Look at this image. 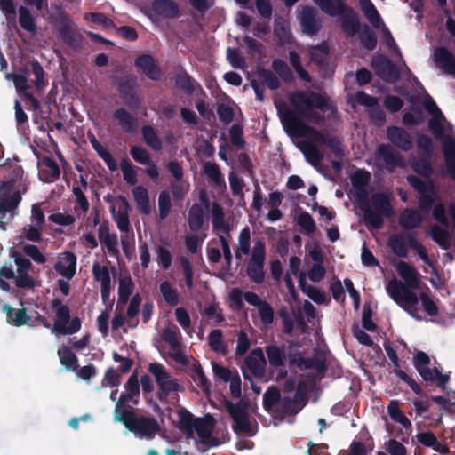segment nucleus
Listing matches in <instances>:
<instances>
[{"mask_svg":"<svg viewBox=\"0 0 455 455\" xmlns=\"http://www.w3.org/2000/svg\"><path fill=\"white\" fill-rule=\"evenodd\" d=\"M290 102L296 108V111L286 109L280 114V118L286 132L297 137L309 134L315 142L327 146L336 156L341 157L344 155V148L341 141L337 137L323 134L313 127L305 124L301 120L305 116L303 105L308 110L315 108L325 112L329 109V99L319 92L297 91L291 94Z\"/></svg>","mask_w":455,"mask_h":455,"instance_id":"obj_1","label":"nucleus"},{"mask_svg":"<svg viewBox=\"0 0 455 455\" xmlns=\"http://www.w3.org/2000/svg\"><path fill=\"white\" fill-rule=\"evenodd\" d=\"M322 12L330 17H340V28L347 36L358 34L362 46L373 51L378 44L375 32L364 24L361 30L360 17L356 11L347 4L345 0H312Z\"/></svg>","mask_w":455,"mask_h":455,"instance_id":"obj_2","label":"nucleus"},{"mask_svg":"<svg viewBox=\"0 0 455 455\" xmlns=\"http://www.w3.org/2000/svg\"><path fill=\"white\" fill-rule=\"evenodd\" d=\"M397 272L404 280L405 283L393 279L387 285V292L389 297L411 317L420 321L422 318L419 314V298L417 294L411 290L419 287V274L411 265L405 261H400L397 264Z\"/></svg>","mask_w":455,"mask_h":455,"instance_id":"obj_3","label":"nucleus"},{"mask_svg":"<svg viewBox=\"0 0 455 455\" xmlns=\"http://www.w3.org/2000/svg\"><path fill=\"white\" fill-rule=\"evenodd\" d=\"M408 184L418 193L419 207L421 212L428 213L432 211L435 220L444 228L450 227V221L446 216V209L442 202L436 203L438 199L437 188L434 180L424 181L419 176L408 175Z\"/></svg>","mask_w":455,"mask_h":455,"instance_id":"obj_4","label":"nucleus"},{"mask_svg":"<svg viewBox=\"0 0 455 455\" xmlns=\"http://www.w3.org/2000/svg\"><path fill=\"white\" fill-rule=\"evenodd\" d=\"M363 215V221L374 229H379L384 225V217L392 218L395 215L390 197L384 192L374 193L370 200L369 196L357 203Z\"/></svg>","mask_w":455,"mask_h":455,"instance_id":"obj_5","label":"nucleus"},{"mask_svg":"<svg viewBox=\"0 0 455 455\" xmlns=\"http://www.w3.org/2000/svg\"><path fill=\"white\" fill-rule=\"evenodd\" d=\"M114 418L140 439L153 440L161 431L160 424L153 416L140 415L133 409L123 410Z\"/></svg>","mask_w":455,"mask_h":455,"instance_id":"obj_6","label":"nucleus"},{"mask_svg":"<svg viewBox=\"0 0 455 455\" xmlns=\"http://www.w3.org/2000/svg\"><path fill=\"white\" fill-rule=\"evenodd\" d=\"M445 120L440 116H432L428 121V128L436 139L443 140V154L448 174L455 180V138L446 136L442 122Z\"/></svg>","mask_w":455,"mask_h":455,"instance_id":"obj_7","label":"nucleus"},{"mask_svg":"<svg viewBox=\"0 0 455 455\" xmlns=\"http://www.w3.org/2000/svg\"><path fill=\"white\" fill-rule=\"evenodd\" d=\"M224 405L234 422L232 426L233 431L236 434H245L248 436H253L255 431L252 428L246 405L242 402L233 403L228 399L225 400Z\"/></svg>","mask_w":455,"mask_h":455,"instance_id":"obj_8","label":"nucleus"},{"mask_svg":"<svg viewBox=\"0 0 455 455\" xmlns=\"http://www.w3.org/2000/svg\"><path fill=\"white\" fill-rule=\"evenodd\" d=\"M72 19L69 15L61 14L57 21V30L62 42L73 51L82 47L83 36L72 27Z\"/></svg>","mask_w":455,"mask_h":455,"instance_id":"obj_9","label":"nucleus"},{"mask_svg":"<svg viewBox=\"0 0 455 455\" xmlns=\"http://www.w3.org/2000/svg\"><path fill=\"white\" fill-rule=\"evenodd\" d=\"M56 319L53 323L52 332L58 335L75 334L81 329V319L76 316L70 320L68 307H60L55 311Z\"/></svg>","mask_w":455,"mask_h":455,"instance_id":"obj_10","label":"nucleus"},{"mask_svg":"<svg viewBox=\"0 0 455 455\" xmlns=\"http://www.w3.org/2000/svg\"><path fill=\"white\" fill-rule=\"evenodd\" d=\"M301 31L310 36H315L323 28V20L315 8L305 5L302 6L299 14Z\"/></svg>","mask_w":455,"mask_h":455,"instance_id":"obj_11","label":"nucleus"},{"mask_svg":"<svg viewBox=\"0 0 455 455\" xmlns=\"http://www.w3.org/2000/svg\"><path fill=\"white\" fill-rule=\"evenodd\" d=\"M371 67L376 75L387 83H395L400 79L399 68L385 55H378L371 60Z\"/></svg>","mask_w":455,"mask_h":455,"instance_id":"obj_12","label":"nucleus"},{"mask_svg":"<svg viewBox=\"0 0 455 455\" xmlns=\"http://www.w3.org/2000/svg\"><path fill=\"white\" fill-rule=\"evenodd\" d=\"M125 393H123L116 403L114 415L121 413L123 410H132V407L125 408V404L131 401L134 406L139 404L140 382L136 373L132 374L124 384Z\"/></svg>","mask_w":455,"mask_h":455,"instance_id":"obj_13","label":"nucleus"},{"mask_svg":"<svg viewBox=\"0 0 455 455\" xmlns=\"http://www.w3.org/2000/svg\"><path fill=\"white\" fill-rule=\"evenodd\" d=\"M117 91L125 106L132 109H138L141 99L136 91V79L134 77L122 78L117 84Z\"/></svg>","mask_w":455,"mask_h":455,"instance_id":"obj_14","label":"nucleus"},{"mask_svg":"<svg viewBox=\"0 0 455 455\" xmlns=\"http://www.w3.org/2000/svg\"><path fill=\"white\" fill-rule=\"evenodd\" d=\"M433 61L437 68L446 75L455 76V56L444 46L436 47Z\"/></svg>","mask_w":455,"mask_h":455,"instance_id":"obj_15","label":"nucleus"},{"mask_svg":"<svg viewBox=\"0 0 455 455\" xmlns=\"http://www.w3.org/2000/svg\"><path fill=\"white\" fill-rule=\"evenodd\" d=\"M149 11L156 17L176 19L180 16V7L173 0H153Z\"/></svg>","mask_w":455,"mask_h":455,"instance_id":"obj_16","label":"nucleus"},{"mask_svg":"<svg viewBox=\"0 0 455 455\" xmlns=\"http://www.w3.org/2000/svg\"><path fill=\"white\" fill-rule=\"evenodd\" d=\"M371 174L364 170L357 169L351 175L350 180L354 188L353 198L356 204L361 200H364L369 196L367 185L370 181Z\"/></svg>","mask_w":455,"mask_h":455,"instance_id":"obj_17","label":"nucleus"},{"mask_svg":"<svg viewBox=\"0 0 455 455\" xmlns=\"http://www.w3.org/2000/svg\"><path fill=\"white\" fill-rule=\"evenodd\" d=\"M378 158L382 160L387 171L403 166V157L389 144H380L377 148Z\"/></svg>","mask_w":455,"mask_h":455,"instance_id":"obj_18","label":"nucleus"},{"mask_svg":"<svg viewBox=\"0 0 455 455\" xmlns=\"http://www.w3.org/2000/svg\"><path fill=\"white\" fill-rule=\"evenodd\" d=\"M388 140L396 148L407 152L413 147L411 135L404 129L398 126H390L387 129Z\"/></svg>","mask_w":455,"mask_h":455,"instance_id":"obj_19","label":"nucleus"},{"mask_svg":"<svg viewBox=\"0 0 455 455\" xmlns=\"http://www.w3.org/2000/svg\"><path fill=\"white\" fill-rule=\"evenodd\" d=\"M77 258L72 251H66L60 256L54 265V269L58 274L67 279H72L76 274Z\"/></svg>","mask_w":455,"mask_h":455,"instance_id":"obj_20","label":"nucleus"},{"mask_svg":"<svg viewBox=\"0 0 455 455\" xmlns=\"http://www.w3.org/2000/svg\"><path fill=\"white\" fill-rule=\"evenodd\" d=\"M112 116L121 129L126 133H134L138 127V119L124 108H118L113 111Z\"/></svg>","mask_w":455,"mask_h":455,"instance_id":"obj_21","label":"nucleus"},{"mask_svg":"<svg viewBox=\"0 0 455 455\" xmlns=\"http://www.w3.org/2000/svg\"><path fill=\"white\" fill-rule=\"evenodd\" d=\"M120 204L118 211L116 212L115 207H112L111 213L116 223L118 229L121 232H128L130 228V220L128 212L130 210V204L125 196H119Z\"/></svg>","mask_w":455,"mask_h":455,"instance_id":"obj_22","label":"nucleus"},{"mask_svg":"<svg viewBox=\"0 0 455 455\" xmlns=\"http://www.w3.org/2000/svg\"><path fill=\"white\" fill-rule=\"evenodd\" d=\"M135 65L142 70L148 78L153 81H158L160 79L161 70L151 55L142 54L139 56L135 60Z\"/></svg>","mask_w":455,"mask_h":455,"instance_id":"obj_23","label":"nucleus"},{"mask_svg":"<svg viewBox=\"0 0 455 455\" xmlns=\"http://www.w3.org/2000/svg\"><path fill=\"white\" fill-rule=\"evenodd\" d=\"M21 201V195L19 190L12 193L0 194V218H4L7 212H13Z\"/></svg>","mask_w":455,"mask_h":455,"instance_id":"obj_24","label":"nucleus"},{"mask_svg":"<svg viewBox=\"0 0 455 455\" xmlns=\"http://www.w3.org/2000/svg\"><path fill=\"white\" fill-rule=\"evenodd\" d=\"M214 418L210 414H207L204 418H196L194 425V432H196L201 442L206 443L211 437L214 428Z\"/></svg>","mask_w":455,"mask_h":455,"instance_id":"obj_25","label":"nucleus"},{"mask_svg":"<svg viewBox=\"0 0 455 455\" xmlns=\"http://www.w3.org/2000/svg\"><path fill=\"white\" fill-rule=\"evenodd\" d=\"M178 428L182 431L187 438L194 436V425L196 418L186 408L182 407L177 411Z\"/></svg>","mask_w":455,"mask_h":455,"instance_id":"obj_26","label":"nucleus"},{"mask_svg":"<svg viewBox=\"0 0 455 455\" xmlns=\"http://www.w3.org/2000/svg\"><path fill=\"white\" fill-rule=\"evenodd\" d=\"M291 364H297L300 369L304 370H316L318 371H323L326 369L325 360L322 356H314L305 358L298 355V358L295 355L291 358Z\"/></svg>","mask_w":455,"mask_h":455,"instance_id":"obj_27","label":"nucleus"},{"mask_svg":"<svg viewBox=\"0 0 455 455\" xmlns=\"http://www.w3.org/2000/svg\"><path fill=\"white\" fill-rule=\"evenodd\" d=\"M266 355L270 366L274 368H281L285 365V347L283 345L279 347L277 345H268L265 347Z\"/></svg>","mask_w":455,"mask_h":455,"instance_id":"obj_28","label":"nucleus"},{"mask_svg":"<svg viewBox=\"0 0 455 455\" xmlns=\"http://www.w3.org/2000/svg\"><path fill=\"white\" fill-rule=\"evenodd\" d=\"M3 311L6 314L7 322L15 326L28 324L30 316L26 308L15 309L9 304H4Z\"/></svg>","mask_w":455,"mask_h":455,"instance_id":"obj_29","label":"nucleus"},{"mask_svg":"<svg viewBox=\"0 0 455 455\" xmlns=\"http://www.w3.org/2000/svg\"><path fill=\"white\" fill-rule=\"evenodd\" d=\"M188 223L192 232H197L204 225V211L203 207L195 203L188 210Z\"/></svg>","mask_w":455,"mask_h":455,"instance_id":"obj_30","label":"nucleus"},{"mask_svg":"<svg viewBox=\"0 0 455 455\" xmlns=\"http://www.w3.org/2000/svg\"><path fill=\"white\" fill-rule=\"evenodd\" d=\"M161 379L157 376V386H158V392H157V398L162 403H168V396L172 392H179L182 391L183 387L179 383L178 379L173 378L169 381L165 382H160Z\"/></svg>","mask_w":455,"mask_h":455,"instance_id":"obj_31","label":"nucleus"},{"mask_svg":"<svg viewBox=\"0 0 455 455\" xmlns=\"http://www.w3.org/2000/svg\"><path fill=\"white\" fill-rule=\"evenodd\" d=\"M422 220L419 212L412 208L404 209L399 217L400 226L408 230L419 227Z\"/></svg>","mask_w":455,"mask_h":455,"instance_id":"obj_32","label":"nucleus"},{"mask_svg":"<svg viewBox=\"0 0 455 455\" xmlns=\"http://www.w3.org/2000/svg\"><path fill=\"white\" fill-rule=\"evenodd\" d=\"M264 266V260L249 259L246 275L252 283L261 284L265 281Z\"/></svg>","mask_w":455,"mask_h":455,"instance_id":"obj_33","label":"nucleus"},{"mask_svg":"<svg viewBox=\"0 0 455 455\" xmlns=\"http://www.w3.org/2000/svg\"><path fill=\"white\" fill-rule=\"evenodd\" d=\"M196 81L180 67L175 76L176 86L188 95L194 93L196 90Z\"/></svg>","mask_w":455,"mask_h":455,"instance_id":"obj_34","label":"nucleus"},{"mask_svg":"<svg viewBox=\"0 0 455 455\" xmlns=\"http://www.w3.org/2000/svg\"><path fill=\"white\" fill-rule=\"evenodd\" d=\"M132 196L140 213L148 215L151 212L148 192L143 186H137L132 189Z\"/></svg>","mask_w":455,"mask_h":455,"instance_id":"obj_35","label":"nucleus"},{"mask_svg":"<svg viewBox=\"0 0 455 455\" xmlns=\"http://www.w3.org/2000/svg\"><path fill=\"white\" fill-rule=\"evenodd\" d=\"M360 9L367 20L376 28H379L381 17L371 0H359Z\"/></svg>","mask_w":455,"mask_h":455,"instance_id":"obj_36","label":"nucleus"},{"mask_svg":"<svg viewBox=\"0 0 455 455\" xmlns=\"http://www.w3.org/2000/svg\"><path fill=\"white\" fill-rule=\"evenodd\" d=\"M141 134L144 142L148 147L155 151H160L163 148V142L153 126L149 124L143 125Z\"/></svg>","mask_w":455,"mask_h":455,"instance_id":"obj_37","label":"nucleus"},{"mask_svg":"<svg viewBox=\"0 0 455 455\" xmlns=\"http://www.w3.org/2000/svg\"><path fill=\"white\" fill-rule=\"evenodd\" d=\"M387 245L391 248L394 254L399 258H406L408 249L405 238L403 234H393L387 240Z\"/></svg>","mask_w":455,"mask_h":455,"instance_id":"obj_38","label":"nucleus"},{"mask_svg":"<svg viewBox=\"0 0 455 455\" xmlns=\"http://www.w3.org/2000/svg\"><path fill=\"white\" fill-rule=\"evenodd\" d=\"M212 228L215 231L228 233L229 232V225L225 221V214L222 207L217 204L213 203L212 205Z\"/></svg>","mask_w":455,"mask_h":455,"instance_id":"obj_39","label":"nucleus"},{"mask_svg":"<svg viewBox=\"0 0 455 455\" xmlns=\"http://www.w3.org/2000/svg\"><path fill=\"white\" fill-rule=\"evenodd\" d=\"M18 12L20 26L29 33H35L36 30V20L29 9L26 6H20Z\"/></svg>","mask_w":455,"mask_h":455,"instance_id":"obj_40","label":"nucleus"},{"mask_svg":"<svg viewBox=\"0 0 455 455\" xmlns=\"http://www.w3.org/2000/svg\"><path fill=\"white\" fill-rule=\"evenodd\" d=\"M204 173L215 186L226 188L225 180L219 165L216 163L206 162L204 164Z\"/></svg>","mask_w":455,"mask_h":455,"instance_id":"obj_41","label":"nucleus"},{"mask_svg":"<svg viewBox=\"0 0 455 455\" xmlns=\"http://www.w3.org/2000/svg\"><path fill=\"white\" fill-rule=\"evenodd\" d=\"M222 337L221 330H212L208 336V343L212 351L226 355L228 354V346L223 342Z\"/></svg>","mask_w":455,"mask_h":455,"instance_id":"obj_42","label":"nucleus"},{"mask_svg":"<svg viewBox=\"0 0 455 455\" xmlns=\"http://www.w3.org/2000/svg\"><path fill=\"white\" fill-rule=\"evenodd\" d=\"M430 159L431 158L426 156H420L418 159H415L411 164L412 170L419 176L429 179L434 173Z\"/></svg>","mask_w":455,"mask_h":455,"instance_id":"obj_43","label":"nucleus"},{"mask_svg":"<svg viewBox=\"0 0 455 455\" xmlns=\"http://www.w3.org/2000/svg\"><path fill=\"white\" fill-rule=\"evenodd\" d=\"M271 67L284 83L291 84L294 82V75L284 60L275 59L272 61Z\"/></svg>","mask_w":455,"mask_h":455,"instance_id":"obj_44","label":"nucleus"},{"mask_svg":"<svg viewBox=\"0 0 455 455\" xmlns=\"http://www.w3.org/2000/svg\"><path fill=\"white\" fill-rule=\"evenodd\" d=\"M281 398L280 391L276 387L272 386L268 387L263 395L264 410L268 413L273 411L274 407L280 403Z\"/></svg>","mask_w":455,"mask_h":455,"instance_id":"obj_45","label":"nucleus"},{"mask_svg":"<svg viewBox=\"0 0 455 455\" xmlns=\"http://www.w3.org/2000/svg\"><path fill=\"white\" fill-rule=\"evenodd\" d=\"M58 355L61 364L64 365L67 370H77V356L72 352L69 347H63L61 349H59Z\"/></svg>","mask_w":455,"mask_h":455,"instance_id":"obj_46","label":"nucleus"},{"mask_svg":"<svg viewBox=\"0 0 455 455\" xmlns=\"http://www.w3.org/2000/svg\"><path fill=\"white\" fill-rule=\"evenodd\" d=\"M307 161L313 166L318 165L323 158L322 152L313 142H306L301 148Z\"/></svg>","mask_w":455,"mask_h":455,"instance_id":"obj_47","label":"nucleus"},{"mask_svg":"<svg viewBox=\"0 0 455 455\" xmlns=\"http://www.w3.org/2000/svg\"><path fill=\"white\" fill-rule=\"evenodd\" d=\"M387 412L390 416V418L397 422L400 423L405 429H411V423L410 419L405 416V414L403 412V411L399 408L398 403L395 401H392L388 407H387Z\"/></svg>","mask_w":455,"mask_h":455,"instance_id":"obj_48","label":"nucleus"},{"mask_svg":"<svg viewBox=\"0 0 455 455\" xmlns=\"http://www.w3.org/2000/svg\"><path fill=\"white\" fill-rule=\"evenodd\" d=\"M413 364L417 371L422 377V379H430V372L427 371L430 364L429 356L423 351H419L413 357Z\"/></svg>","mask_w":455,"mask_h":455,"instance_id":"obj_49","label":"nucleus"},{"mask_svg":"<svg viewBox=\"0 0 455 455\" xmlns=\"http://www.w3.org/2000/svg\"><path fill=\"white\" fill-rule=\"evenodd\" d=\"M425 115L422 109L418 106H412L410 112H404L403 115V123L406 126H416L423 123Z\"/></svg>","mask_w":455,"mask_h":455,"instance_id":"obj_50","label":"nucleus"},{"mask_svg":"<svg viewBox=\"0 0 455 455\" xmlns=\"http://www.w3.org/2000/svg\"><path fill=\"white\" fill-rule=\"evenodd\" d=\"M257 75L260 79L263 80L264 84L270 90H277L280 88L281 82L273 71L267 69L265 68L258 67Z\"/></svg>","mask_w":455,"mask_h":455,"instance_id":"obj_51","label":"nucleus"},{"mask_svg":"<svg viewBox=\"0 0 455 455\" xmlns=\"http://www.w3.org/2000/svg\"><path fill=\"white\" fill-rule=\"evenodd\" d=\"M93 278L100 283V286L110 285L111 277L107 266H101L98 261L94 262L92 268Z\"/></svg>","mask_w":455,"mask_h":455,"instance_id":"obj_52","label":"nucleus"},{"mask_svg":"<svg viewBox=\"0 0 455 455\" xmlns=\"http://www.w3.org/2000/svg\"><path fill=\"white\" fill-rule=\"evenodd\" d=\"M191 379L193 381L202 388L204 393H208L210 390L211 383L206 378L200 363L196 362V363L193 364L192 368Z\"/></svg>","mask_w":455,"mask_h":455,"instance_id":"obj_53","label":"nucleus"},{"mask_svg":"<svg viewBox=\"0 0 455 455\" xmlns=\"http://www.w3.org/2000/svg\"><path fill=\"white\" fill-rule=\"evenodd\" d=\"M301 410V406L296 404V401L291 397L284 396L281 398L280 405L276 409V412L283 416H292Z\"/></svg>","mask_w":455,"mask_h":455,"instance_id":"obj_54","label":"nucleus"},{"mask_svg":"<svg viewBox=\"0 0 455 455\" xmlns=\"http://www.w3.org/2000/svg\"><path fill=\"white\" fill-rule=\"evenodd\" d=\"M29 68V74H33L35 76V85L37 90H42L45 87L47 82L44 79V71L43 67L37 60H32L26 67Z\"/></svg>","mask_w":455,"mask_h":455,"instance_id":"obj_55","label":"nucleus"},{"mask_svg":"<svg viewBox=\"0 0 455 455\" xmlns=\"http://www.w3.org/2000/svg\"><path fill=\"white\" fill-rule=\"evenodd\" d=\"M159 290L161 295L167 304L172 307L177 306L179 304V294L177 291L172 287L168 281L162 282L160 283Z\"/></svg>","mask_w":455,"mask_h":455,"instance_id":"obj_56","label":"nucleus"},{"mask_svg":"<svg viewBox=\"0 0 455 455\" xmlns=\"http://www.w3.org/2000/svg\"><path fill=\"white\" fill-rule=\"evenodd\" d=\"M417 148L420 156H426L431 158L433 156V140L426 134H419L417 137Z\"/></svg>","mask_w":455,"mask_h":455,"instance_id":"obj_57","label":"nucleus"},{"mask_svg":"<svg viewBox=\"0 0 455 455\" xmlns=\"http://www.w3.org/2000/svg\"><path fill=\"white\" fill-rule=\"evenodd\" d=\"M121 170L123 172L124 180L130 185H135L138 181L135 166L127 158L124 157L120 163Z\"/></svg>","mask_w":455,"mask_h":455,"instance_id":"obj_58","label":"nucleus"},{"mask_svg":"<svg viewBox=\"0 0 455 455\" xmlns=\"http://www.w3.org/2000/svg\"><path fill=\"white\" fill-rule=\"evenodd\" d=\"M172 201L170 193L167 190H163L158 196V210L160 220H165L171 212Z\"/></svg>","mask_w":455,"mask_h":455,"instance_id":"obj_59","label":"nucleus"},{"mask_svg":"<svg viewBox=\"0 0 455 455\" xmlns=\"http://www.w3.org/2000/svg\"><path fill=\"white\" fill-rule=\"evenodd\" d=\"M134 283L130 277L121 278L118 287V301L126 303L132 293Z\"/></svg>","mask_w":455,"mask_h":455,"instance_id":"obj_60","label":"nucleus"},{"mask_svg":"<svg viewBox=\"0 0 455 455\" xmlns=\"http://www.w3.org/2000/svg\"><path fill=\"white\" fill-rule=\"evenodd\" d=\"M430 235L432 239L443 249L447 250L450 247V234L439 226H434L431 229Z\"/></svg>","mask_w":455,"mask_h":455,"instance_id":"obj_61","label":"nucleus"},{"mask_svg":"<svg viewBox=\"0 0 455 455\" xmlns=\"http://www.w3.org/2000/svg\"><path fill=\"white\" fill-rule=\"evenodd\" d=\"M22 253L30 258L36 264H44L46 257L40 251L39 248L35 244L27 243L21 247Z\"/></svg>","mask_w":455,"mask_h":455,"instance_id":"obj_62","label":"nucleus"},{"mask_svg":"<svg viewBox=\"0 0 455 455\" xmlns=\"http://www.w3.org/2000/svg\"><path fill=\"white\" fill-rule=\"evenodd\" d=\"M43 164L47 168V170L44 171V173L47 175L48 181H53L60 178V169L55 160L49 156H45L43 159Z\"/></svg>","mask_w":455,"mask_h":455,"instance_id":"obj_63","label":"nucleus"},{"mask_svg":"<svg viewBox=\"0 0 455 455\" xmlns=\"http://www.w3.org/2000/svg\"><path fill=\"white\" fill-rule=\"evenodd\" d=\"M298 224L307 235H312L316 229V224L307 212H302L298 217Z\"/></svg>","mask_w":455,"mask_h":455,"instance_id":"obj_64","label":"nucleus"}]
</instances>
